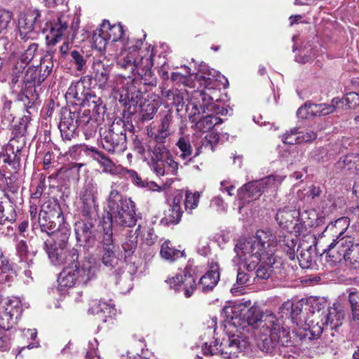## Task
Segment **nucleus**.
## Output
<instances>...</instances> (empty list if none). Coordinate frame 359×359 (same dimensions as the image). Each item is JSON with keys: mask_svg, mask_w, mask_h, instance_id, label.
<instances>
[{"mask_svg": "<svg viewBox=\"0 0 359 359\" xmlns=\"http://www.w3.org/2000/svg\"><path fill=\"white\" fill-rule=\"evenodd\" d=\"M344 233L340 232L324 250V253L334 258L335 262L344 260L353 268H359V244L355 243L353 238L345 236Z\"/></svg>", "mask_w": 359, "mask_h": 359, "instance_id": "obj_5", "label": "nucleus"}, {"mask_svg": "<svg viewBox=\"0 0 359 359\" xmlns=\"http://www.w3.org/2000/svg\"><path fill=\"white\" fill-rule=\"evenodd\" d=\"M98 264L93 257H86L81 262L66 266L60 272L57 282L59 287H72L76 285L87 284L96 278Z\"/></svg>", "mask_w": 359, "mask_h": 359, "instance_id": "obj_4", "label": "nucleus"}, {"mask_svg": "<svg viewBox=\"0 0 359 359\" xmlns=\"http://www.w3.org/2000/svg\"><path fill=\"white\" fill-rule=\"evenodd\" d=\"M276 236L269 229H259L255 235L248 238V254L251 258H255L259 263L262 259H267L268 264H275L273 257L276 244Z\"/></svg>", "mask_w": 359, "mask_h": 359, "instance_id": "obj_6", "label": "nucleus"}, {"mask_svg": "<svg viewBox=\"0 0 359 359\" xmlns=\"http://www.w3.org/2000/svg\"><path fill=\"white\" fill-rule=\"evenodd\" d=\"M222 343L219 344L216 339L214 344H205L203 347V353L205 355H219L224 359H236L238 356V353H243V355H245L247 341L239 335H233L229 339L228 346L222 348Z\"/></svg>", "mask_w": 359, "mask_h": 359, "instance_id": "obj_9", "label": "nucleus"}, {"mask_svg": "<svg viewBox=\"0 0 359 359\" xmlns=\"http://www.w3.org/2000/svg\"><path fill=\"white\" fill-rule=\"evenodd\" d=\"M267 262L268 259H264L259 263L256 262V260H252L250 264H248V282L251 278H253V282L269 278L271 268L274 264H268Z\"/></svg>", "mask_w": 359, "mask_h": 359, "instance_id": "obj_23", "label": "nucleus"}, {"mask_svg": "<svg viewBox=\"0 0 359 359\" xmlns=\"http://www.w3.org/2000/svg\"><path fill=\"white\" fill-rule=\"evenodd\" d=\"M199 198L200 194L198 192L192 193L189 191H187L186 192L184 200L185 210L189 212H191V211L198 206Z\"/></svg>", "mask_w": 359, "mask_h": 359, "instance_id": "obj_54", "label": "nucleus"}, {"mask_svg": "<svg viewBox=\"0 0 359 359\" xmlns=\"http://www.w3.org/2000/svg\"><path fill=\"white\" fill-rule=\"evenodd\" d=\"M114 249V248H102L101 251V261L109 269L115 268L119 262V259L116 256Z\"/></svg>", "mask_w": 359, "mask_h": 359, "instance_id": "obj_42", "label": "nucleus"}, {"mask_svg": "<svg viewBox=\"0 0 359 359\" xmlns=\"http://www.w3.org/2000/svg\"><path fill=\"white\" fill-rule=\"evenodd\" d=\"M38 49V44L36 43H30L26 50L20 55L19 61L17 62H20V64H23L26 67V65L29 63L32 59L34 58L35 53H36Z\"/></svg>", "mask_w": 359, "mask_h": 359, "instance_id": "obj_53", "label": "nucleus"}, {"mask_svg": "<svg viewBox=\"0 0 359 359\" xmlns=\"http://www.w3.org/2000/svg\"><path fill=\"white\" fill-rule=\"evenodd\" d=\"M69 21L70 15L67 12H57L48 20L43 29L48 45L54 46L66 36Z\"/></svg>", "mask_w": 359, "mask_h": 359, "instance_id": "obj_11", "label": "nucleus"}, {"mask_svg": "<svg viewBox=\"0 0 359 359\" xmlns=\"http://www.w3.org/2000/svg\"><path fill=\"white\" fill-rule=\"evenodd\" d=\"M219 267L216 262L212 261L209 265V270L199 280L198 287L203 292L212 291L219 280Z\"/></svg>", "mask_w": 359, "mask_h": 359, "instance_id": "obj_22", "label": "nucleus"}, {"mask_svg": "<svg viewBox=\"0 0 359 359\" xmlns=\"http://www.w3.org/2000/svg\"><path fill=\"white\" fill-rule=\"evenodd\" d=\"M93 224L90 222L78 221L74 224L76 243L80 246L90 248L95 244V237L93 233Z\"/></svg>", "mask_w": 359, "mask_h": 359, "instance_id": "obj_20", "label": "nucleus"}, {"mask_svg": "<svg viewBox=\"0 0 359 359\" xmlns=\"http://www.w3.org/2000/svg\"><path fill=\"white\" fill-rule=\"evenodd\" d=\"M66 154H69L72 157L81 156H95L99 154L97 150L91 147H88L85 144H76L74 145L69 149L68 152Z\"/></svg>", "mask_w": 359, "mask_h": 359, "instance_id": "obj_44", "label": "nucleus"}, {"mask_svg": "<svg viewBox=\"0 0 359 359\" xmlns=\"http://www.w3.org/2000/svg\"><path fill=\"white\" fill-rule=\"evenodd\" d=\"M43 249L46 252L50 262L55 266H67L79 262V250L74 248L58 245L57 243L45 241Z\"/></svg>", "mask_w": 359, "mask_h": 359, "instance_id": "obj_13", "label": "nucleus"}, {"mask_svg": "<svg viewBox=\"0 0 359 359\" xmlns=\"http://www.w3.org/2000/svg\"><path fill=\"white\" fill-rule=\"evenodd\" d=\"M173 122V116L172 112L168 110L165 111L159 120L156 126L159 130L165 134L168 137L172 133V124Z\"/></svg>", "mask_w": 359, "mask_h": 359, "instance_id": "obj_47", "label": "nucleus"}, {"mask_svg": "<svg viewBox=\"0 0 359 359\" xmlns=\"http://www.w3.org/2000/svg\"><path fill=\"white\" fill-rule=\"evenodd\" d=\"M81 105H87L95 114L100 116L104 113V106L102 99L97 96L90 89L85 96L83 99V103H81Z\"/></svg>", "mask_w": 359, "mask_h": 359, "instance_id": "obj_34", "label": "nucleus"}, {"mask_svg": "<svg viewBox=\"0 0 359 359\" xmlns=\"http://www.w3.org/2000/svg\"><path fill=\"white\" fill-rule=\"evenodd\" d=\"M281 140L285 144L294 145L299 144L298 128H291L281 137Z\"/></svg>", "mask_w": 359, "mask_h": 359, "instance_id": "obj_55", "label": "nucleus"}, {"mask_svg": "<svg viewBox=\"0 0 359 359\" xmlns=\"http://www.w3.org/2000/svg\"><path fill=\"white\" fill-rule=\"evenodd\" d=\"M182 198L183 196L181 193H179L173 198L164 218L167 224H176L180 221L182 214L180 203Z\"/></svg>", "mask_w": 359, "mask_h": 359, "instance_id": "obj_31", "label": "nucleus"}, {"mask_svg": "<svg viewBox=\"0 0 359 359\" xmlns=\"http://www.w3.org/2000/svg\"><path fill=\"white\" fill-rule=\"evenodd\" d=\"M107 208L108 220L114 226L132 227L136 224L137 215L135 203L128 198L122 196L117 190L110 191Z\"/></svg>", "mask_w": 359, "mask_h": 359, "instance_id": "obj_3", "label": "nucleus"}, {"mask_svg": "<svg viewBox=\"0 0 359 359\" xmlns=\"http://www.w3.org/2000/svg\"><path fill=\"white\" fill-rule=\"evenodd\" d=\"M123 176L130 179L135 185L141 188H147L148 190L151 191H161L162 188L159 187L154 182H148L147 180H142L137 173L132 170H126V173H124Z\"/></svg>", "mask_w": 359, "mask_h": 359, "instance_id": "obj_35", "label": "nucleus"}, {"mask_svg": "<svg viewBox=\"0 0 359 359\" xmlns=\"http://www.w3.org/2000/svg\"><path fill=\"white\" fill-rule=\"evenodd\" d=\"M269 327H272L273 333H276V337H278L277 345L280 344L283 346L291 345L290 332L280 326L279 320L277 319V322Z\"/></svg>", "mask_w": 359, "mask_h": 359, "instance_id": "obj_40", "label": "nucleus"}, {"mask_svg": "<svg viewBox=\"0 0 359 359\" xmlns=\"http://www.w3.org/2000/svg\"><path fill=\"white\" fill-rule=\"evenodd\" d=\"M126 124L121 118H116L111 125L101 127L100 136L103 148L109 152H114L120 143L126 140Z\"/></svg>", "mask_w": 359, "mask_h": 359, "instance_id": "obj_12", "label": "nucleus"}, {"mask_svg": "<svg viewBox=\"0 0 359 359\" xmlns=\"http://www.w3.org/2000/svg\"><path fill=\"white\" fill-rule=\"evenodd\" d=\"M167 282L171 288L177 292H182L186 298L191 297L197 287L196 278L189 267H185L174 277L168 278Z\"/></svg>", "mask_w": 359, "mask_h": 359, "instance_id": "obj_16", "label": "nucleus"}, {"mask_svg": "<svg viewBox=\"0 0 359 359\" xmlns=\"http://www.w3.org/2000/svg\"><path fill=\"white\" fill-rule=\"evenodd\" d=\"M100 26L103 29H105L104 32L108 41L115 42L118 40H124L123 29L121 24L111 26L109 22L104 20Z\"/></svg>", "mask_w": 359, "mask_h": 359, "instance_id": "obj_36", "label": "nucleus"}, {"mask_svg": "<svg viewBox=\"0 0 359 359\" xmlns=\"http://www.w3.org/2000/svg\"><path fill=\"white\" fill-rule=\"evenodd\" d=\"M197 114H198V112L194 111V114L189 116V120L191 123H195V128L202 133H207L215 126L223 122L222 118L213 116L212 114L204 116L199 119L196 117Z\"/></svg>", "mask_w": 359, "mask_h": 359, "instance_id": "obj_25", "label": "nucleus"}, {"mask_svg": "<svg viewBox=\"0 0 359 359\" xmlns=\"http://www.w3.org/2000/svg\"><path fill=\"white\" fill-rule=\"evenodd\" d=\"M64 221L60 204L56 201H48L41 207L39 223L41 231L52 235L57 230L58 225Z\"/></svg>", "mask_w": 359, "mask_h": 359, "instance_id": "obj_10", "label": "nucleus"}, {"mask_svg": "<svg viewBox=\"0 0 359 359\" xmlns=\"http://www.w3.org/2000/svg\"><path fill=\"white\" fill-rule=\"evenodd\" d=\"M96 186L93 183L86 184L80 193V198L82 201V213L83 216L91 217L95 210Z\"/></svg>", "mask_w": 359, "mask_h": 359, "instance_id": "obj_21", "label": "nucleus"}, {"mask_svg": "<svg viewBox=\"0 0 359 359\" xmlns=\"http://www.w3.org/2000/svg\"><path fill=\"white\" fill-rule=\"evenodd\" d=\"M299 215V213L296 210L285 207L278 210L276 215V220L280 226L286 227L289 224H292L293 219Z\"/></svg>", "mask_w": 359, "mask_h": 359, "instance_id": "obj_37", "label": "nucleus"}, {"mask_svg": "<svg viewBox=\"0 0 359 359\" xmlns=\"http://www.w3.org/2000/svg\"><path fill=\"white\" fill-rule=\"evenodd\" d=\"M147 136L150 138V142L155 143H165L167 136L162 133L156 125L150 124L146 128Z\"/></svg>", "mask_w": 359, "mask_h": 359, "instance_id": "obj_52", "label": "nucleus"}, {"mask_svg": "<svg viewBox=\"0 0 359 359\" xmlns=\"http://www.w3.org/2000/svg\"><path fill=\"white\" fill-rule=\"evenodd\" d=\"M263 191L264 189L259 180L248 182V198L255 197L256 199V197L260 196Z\"/></svg>", "mask_w": 359, "mask_h": 359, "instance_id": "obj_60", "label": "nucleus"}, {"mask_svg": "<svg viewBox=\"0 0 359 359\" xmlns=\"http://www.w3.org/2000/svg\"><path fill=\"white\" fill-rule=\"evenodd\" d=\"M52 235L55 238L53 243H57L58 245L67 246L70 233L65 224H59L57 230Z\"/></svg>", "mask_w": 359, "mask_h": 359, "instance_id": "obj_49", "label": "nucleus"}, {"mask_svg": "<svg viewBox=\"0 0 359 359\" xmlns=\"http://www.w3.org/2000/svg\"><path fill=\"white\" fill-rule=\"evenodd\" d=\"M277 322V318L271 312L264 313L259 307L253 306L248 309V326L266 329L269 325H274Z\"/></svg>", "mask_w": 359, "mask_h": 359, "instance_id": "obj_19", "label": "nucleus"}, {"mask_svg": "<svg viewBox=\"0 0 359 359\" xmlns=\"http://www.w3.org/2000/svg\"><path fill=\"white\" fill-rule=\"evenodd\" d=\"M85 83V79H81L76 81L72 82L66 92V98L73 99L78 102L79 104L83 103V99L89 90V88L86 87Z\"/></svg>", "mask_w": 359, "mask_h": 359, "instance_id": "obj_29", "label": "nucleus"}, {"mask_svg": "<svg viewBox=\"0 0 359 359\" xmlns=\"http://www.w3.org/2000/svg\"><path fill=\"white\" fill-rule=\"evenodd\" d=\"M259 181L264 189L266 188H276L281 183L282 179L278 176L269 175L259 180Z\"/></svg>", "mask_w": 359, "mask_h": 359, "instance_id": "obj_58", "label": "nucleus"}, {"mask_svg": "<svg viewBox=\"0 0 359 359\" xmlns=\"http://www.w3.org/2000/svg\"><path fill=\"white\" fill-rule=\"evenodd\" d=\"M149 149L155 157H170V153L164 143H156L149 146Z\"/></svg>", "mask_w": 359, "mask_h": 359, "instance_id": "obj_59", "label": "nucleus"}, {"mask_svg": "<svg viewBox=\"0 0 359 359\" xmlns=\"http://www.w3.org/2000/svg\"><path fill=\"white\" fill-rule=\"evenodd\" d=\"M142 232L141 225H138L135 231H128L126 238L121 245L123 250L122 256L126 260L130 258L135 252L137 246L138 236H142L143 243L149 246L152 245L156 241L157 236L154 233V229H144L143 234Z\"/></svg>", "mask_w": 359, "mask_h": 359, "instance_id": "obj_15", "label": "nucleus"}, {"mask_svg": "<svg viewBox=\"0 0 359 359\" xmlns=\"http://www.w3.org/2000/svg\"><path fill=\"white\" fill-rule=\"evenodd\" d=\"M27 130V123L22 118L21 121L13 126L12 128V137H16V139L25 138V134Z\"/></svg>", "mask_w": 359, "mask_h": 359, "instance_id": "obj_62", "label": "nucleus"}, {"mask_svg": "<svg viewBox=\"0 0 359 359\" xmlns=\"http://www.w3.org/2000/svg\"><path fill=\"white\" fill-rule=\"evenodd\" d=\"M25 145V138L16 139V137H11L5 149L7 157H11V155H13L14 157L27 156V150Z\"/></svg>", "mask_w": 359, "mask_h": 359, "instance_id": "obj_33", "label": "nucleus"}, {"mask_svg": "<svg viewBox=\"0 0 359 359\" xmlns=\"http://www.w3.org/2000/svg\"><path fill=\"white\" fill-rule=\"evenodd\" d=\"M176 145L179 149L182 151L181 157L189 156L192 154V147L189 140L185 137H180Z\"/></svg>", "mask_w": 359, "mask_h": 359, "instance_id": "obj_57", "label": "nucleus"}, {"mask_svg": "<svg viewBox=\"0 0 359 359\" xmlns=\"http://www.w3.org/2000/svg\"><path fill=\"white\" fill-rule=\"evenodd\" d=\"M41 76L38 66L29 67L23 76V87L18 95V100L23 103L29 114H32V110H35V105L39 100L36 88L45 81Z\"/></svg>", "mask_w": 359, "mask_h": 359, "instance_id": "obj_7", "label": "nucleus"}, {"mask_svg": "<svg viewBox=\"0 0 359 359\" xmlns=\"http://www.w3.org/2000/svg\"><path fill=\"white\" fill-rule=\"evenodd\" d=\"M94 80L100 88L109 86L108 81L109 79V73L111 67L105 65L102 61L97 60L94 61L93 65ZM110 87H112L110 86Z\"/></svg>", "mask_w": 359, "mask_h": 359, "instance_id": "obj_28", "label": "nucleus"}, {"mask_svg": "<svg viewBox=\"0 0 359 359\" xmlns=\"http://www.w3.org/2000/svg\"><path fill=\"white\" fill-rule=\"evenodd\" d=\"M90 109L84 110L81 114L76 116V123L77 127H81L87 138L95 134L97 130V123L92 119L90 115Z\"/></svg>", "mask_w": 359, "mask_h": 359, "instance_id": "obj_30", "label": "nucleus"}, {"mask_svg": "<svg viewBox=\"0 0 359 359\" xmlns=\"http://www.w3.org/2000/svg\"><path fill=\"white\" fill-rule=\"evenodd\" d=\"M221 313L226 322L238 328V332L245 331L247 327V302L224 306Z\"/></svg>", "mask_w": 359, "mask_h": 359, "instance_id": "obj_18", "label": "nucleus"}, {"mask_svg": "<svg viewBox=\"0 0 359 359\" xmlns=\"http://www.w3.org/2000/svg\"><path fill=\"white\" fill-rule=\"evenodd\" d=\"M200 71L203 72V74H197L196 79L199 81L201 86L204 87V89L195 93L194 97L196 100V102H192L190 104L192 109L196 111L198 114L209 113L210 109L215 104V102L219 100V91L217 88L218 80L224 88L229 86V81L224 76H222V79L224 81L223 83L219 79V73L213 69H208L205 64L201 65Z\"/></svg>", "mask_w": 359, "mask_h": 359, "instance_id": "obj_2", "label": "nucleus"}, {"mask_svg": "<svg viewBox=\"0 0 359 359\" xmlns=\"http://www.w3.org/2000/svg\"><path fill=\"white\" fill-rule=\"evenodd\" d=\"M41 28V13L39 10H29L21 14L18 19V32L16 36L18 41H26L32 38L33 32Z\"/></svg>", "mask_w": 359, "mask_h": 359, "instance_id": "obj_17", "label": "nucleus"}, {"mask_svg": "<svg viewBox=\"0 0 359 359\" xmlns=\"http://www.w3.org/2000/svg\"><path fill=\"white\" fill-rule=\"evenodd\" d=\"M170 242L165 241L161 248L160 255L164 259L173 262L184 255V251L171 248Z\"/></svg>", "mask_w": 359, "mask_h": 359, "instance_id": "obj_41", "label": "nucleus"}, {"mask_svg": "<svg viewBox=\"0 0 359 359\" xmlns=\"http://www.w3.org/2000/svg\"><path fill=\"white\" fill-rule=\"evenodd\" d=\"M348 322L350 326V332L354 334H359V311L349 313Z\"/></svg>", "mask_w": 359, "mask_h": 359, "instance_id": "obj_63", "label": "nucleus"}, {"mask_svg": "<svg viewBox=\"0 0 359 359\" xmlns=\"http://www.w3.org/2000/svg\"><path fill=\"white\" fill-rule=\"evenodd\" d=\"M112 226L109 221H103L102 248H115L113 240Z\"/></svg>", "mask_w": 359, "mask_h": 359, "instance_id": "obj_51", "label": "nucleus"}, {"mask_svg": "<svg viewBox=\"0 0 359 359\" xmlns=\"http://www.w3.org/2000/svg\"><path fill=\"white\" fill-rule=\"evenodd\" d=\"M278 337L273 333L272 327L261 328L260 333L256 335L255 341L257 347L263 352L269 353L277 345Z\"/></svg>", "mask_w": 359, "mask_h": 359, "instance_id": "obj_24", "label": "nucleus"}, {"mask_svg": "<svg viewBox=\"0 0 359 359\" xmlns=\"http://www.w3.org/2000/svg\"><path fill=\"white\" fill-rule=\"evenodd\" d=\"M347 300L350 308V313L359 311V291L355 288H348L346 290Z\"/></svg>", "mask_w": 359, "mask_h": 359, "instance_id": "obj_50", "label": "nucleus"}, {"mask_svg": "<svg viewBox=\"0 0 359 359\" xmlns=\"http://www.w3.org/2000/svg\"><path fill=\"white\" fill-rule=\"evenodd\" d=\"M141 39H127L123 50L118 59L117 66L125 70L116 76V81L128 86L127 90L137 88L140 84L155 86L156 79L152 73L154 48L149 46L140 52L142 45Z\"/></svg>", "mask_w": 359, "mask_h": 359, "instance_id": "obj_1", "label": "nucleus"}, {"mask_svg": "<svg viewBox=\"0 0 359 359\" xmlns=\"http://www.w3.org/2000/svg\"><path fill=\"white\" fill-rule=\"evenodd\" d=\"M333 102L337 104L339 109H351L359 105V92H350L342 98L335 97Z\"/></svg>", "mask_w": 359, "mask_h": 359, "instance_id": "obj_38", "label": "nucleus"}, {"mask_svg": "<svg viewBox=\"0 0 359 359\" xmlns=\"http://www.w3.org/2000/svg\"><path fill=\"white\" fill-rule=\"evenodd\" d=\"M105 29L101 27L94 31L93 35V47L100 52H103L105 50L106 46L108 43V39L105 35Z\"/></svg>", "mask_w": 359, "mask_h": 359, "instance_id": "obj_45", "label": "nucleus"}, {"mask_svg": "<svg viewBox=\"0 0 359 359\" xmlns=\"http://www.w3.org/2000/svg\"><path fill=\"white\" fill-rule=\"evenodd\" d=\"M71 57L72 62L76 66V69L79 72L82 71L86 66V60L83 55V53H80L78 50H72L71 52Z\"/></svg>", "mask_w": 359, "mask_h": 359, "instance_id": "obj_61", "label": "nucleus"}, {"mask_svg": "<svg viewBox=\"0 0 359 359\" xmlns=\"http://www.w3.org/2000/svg\"><path fill=\"white\" fill-rule=\"evenodd\" d=\"M345 317L344 308L339 304L334 303L332 307L327 310V313L321 319L322 326L317 323L316 327L313 326L310 330V334L313 338H318L320 336L323 331H338L342 325Z\"/></svg>", "mask_w": 359, "mask_h": 359, "instance_id": "obj_14", "label": "nucleus"}, {"mask_svg": "<svg viewBox=\"0 0 359 359\" xmlns=\"http://www.w3.org/2000/svg\"><path fill=\"white\" fill-rule=\"evenodd\" d=\"M16 255L20 258V262L27 263L29 266L32 264V258H29L31 255L28 250V245L25 241L19 239L18 236H15Z\"/></svg>", "mask_w": 359, "mask_h": 359, "instance_id": "obj_39", "label": "nucleus"}, {"mask_svg": "<svg viewBox=\"0 0 359 359\" xmlns=\"http://www.w3.org/2000/svg\"><path fill=\"white\" fill-rule=\"evenodd\" d=\"M93 314L97 316V319L104 323L107 321V318H111L116 315L114 305L105 302H100L91 308Z\"/></svg>", "mask_w": 359, "mask_h": 359, "instance_id": "obj_32", "label": "nucleus"}, {"mask_svg": "<svg viewBox=\"0 0 359 359\" xmlns=\"http://www.w3.org/2000/svg\"><path fill=\"white\" fill-rule=\"evenodd\" d=\"M316 50L311 44L305 45L300 50V53L295 57V60L302 64L312 61L316 57Z\"/></svg>", "mask_w": 359, "mask_h": 359, "instance_id": "obj_48", "label": "nucleus"}, {"mask_svg": "<svg viewBox=\"0 0 359 359\" xmlns=\"http://www.w3.org/2000/svg\"><path fill=\"white\" fill-rule=\"evenodd\" d=\"M99 163L103 168V171L111 175L123 176L126 168L121 165H116L111 158H97Z\"/></svg>", "mask_w": 359, "mask_h": 359, "instance_id": "obj_43", "label": "nucleus"}, {"mask_svg": "<svg viewBox=\"0 0 359 359\" xmlns=\"http://www.w3.org/2000/svg\"><path fill=\"white\" fill-rule=\"evenodd\" d=\"M98 341L96 339L89 341L88 350L86 355V359H101L100 356L97 354Z\"/></svg>", "mask_w": 359, "mask_h": 359, "instance_id": "obj_64", "label": "nucleus"}, {"mask_svg": "<svg viewBox=\"0 0 359 359\" xmlns=\"http://www.w3.org/2000/svg\"><path fill=\"white\" fill-rule=\"evenodd\" d=\"M236 256L233 262L237 266L236 282L231 289V292L234 297H240L247 292V240L245 238L239 239L234 248Z\"/></svg>", "mask_w": 359, "mask_h": 359, "instance_id": "obj_8", "label": "nucleus"}, {"mask_svg": "<svg viewBox=\"0 0 359 359\" xmlns=\"http://www.w3.org/2000/svg\"><path fill=\"white\" fill-rule=\"evenodd\" d=\"M279 313L281 318L285 316L290 319L293 323L300 324L303 321H306L305 318L302 319L301 314L302 312V304L292 302H285L279 309Z\"/></svg>", "mask_w": 359, "mask_h": 359, "instance_id": "obj_27", "label": "nucleus"}, {"mask_svg": "<svg viewBox=\"0 0 359 359\" xmlns=\"http://www.w3.org/2000/svg\"><path fill=\"white\" fill-rule=\"evenodd\" d=\"M337 109H339L338 105L332 100L331 104H313L311 111L314 116H322L334 112Z\"/></svg>", "mask_w": 359, "mask_h": 359, "instance_id": "obj_46", "label": "nucleus"}, {"mask_svg": "<svg viewBox=\"0 0 359 359\" xmlns=\"http://www.w3.org/2000/svg\"><path fill=\"white\" fill-rule=\"evenodd\" d=\"M75 118L76 114L70 111L67 115L64 114L61 117L58 128L62 140H71L72 138L76 136L77 126L76 122L74 121Z\"/></svg>", "mask_w": 359, "mask_h": 359, "instance_id": "obj_26", "label": "nucleus"}, {"mask_svg": "<svg viewBox=\"0 0 359 359\" xmlns=\"http://www.w3.org/2000/svg\"><path fill=\"white\" fill-rule=\"evenodd\" d=\"M148 164L150 168L158 175H164L165 174V158H150Z\"/></svg>", "mask_w": 359, "mask_h": 359, "instance_id": "obj_56", "label": "nucleus"}]
</instances>
